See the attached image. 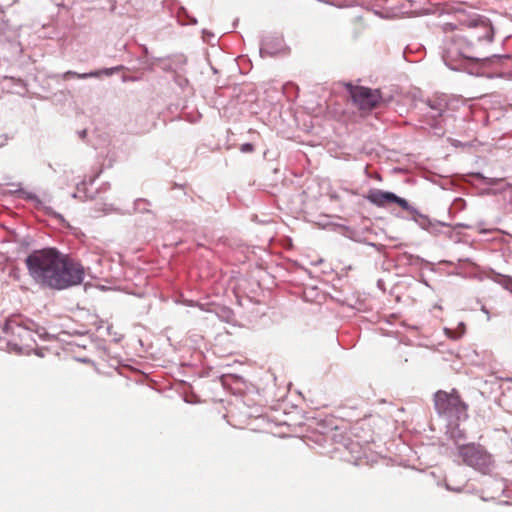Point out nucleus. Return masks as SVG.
<instances>
[{"mask_svg": "<svg viewBox=\"0 0 512 512\" xmlns=\"http://www.w3.org/2000/svg\"><path fill=\"white\" fill-rule=\"evenodd\" d=\"M26 265L36 282L53 289L78 285L84 278L79 262L52 248L34 251L27 257Z\"/></svg>", "mask_w": 512, "mask_h": 512, "instance_id": "nucleus-1", "label": "nucleus"}, {"mask_svg": "<svg viewBox=\"0 0 512 512\" xmlns=\"http://www.w3.org/2000/svg\"><path fill=\"white\" fill-rule=\"evenodd\" d=\"M434 407L437 413L444 417L450 424L466 420L467 404L461 399L459 392L452 389L451 392L438 390L433 397Z\"/></svg>", "mask_w": 512, "mask_h": 512, "instance_id": "nucleus-2", "label": "nucleus"}, {"mask_svg": "<svg viewBox=\"0 0 512 512\" xmlns=\"http://www.w3.org/2000/svg\"><path fill=\"white\" fill-rule=\"evenodd\" d=\"M459 456L464 464L482 474H489L494 466L492 455L480 445L468 444L461 446Z\"/></svg>", "mask_w": 512, "mask_h": 512, "instance_id": "nucleus-3", "label": "nucleus"}, {"mask_svg": "<svg viewBox=\"0 0 512 512\" xmlns=\"http://www.w3.org/2000/svg\"><path fill=\"white\" fill-rule=\"evenodd\" d=\"M354 104L362 111H371L382 101L381 92L363 86L353 87L350 91Z\"/></svg>", "mask_w": 512, "mask_h": 512, "instance_id": "nucleus-4", "label": "nucleus"}, {"mask_svg": "<svg viewBox=\"0 0 512 512\" xmlns=\"http://www.w3.org/2000/svg\"><path fill=\"white\" fill-rule=\"evenodd\" d=\"M365 198L378 207H386L391 203H395L404 210H408L409 208V204L405 199L398 197L392 192L382 191L380 189L369 190Z\"/></svg>", "mask_w": 512, "mask_h": 512, "instance_id": "nucleus-5", "label": "nucleus"}, {"mask_svg": "<svg viewBox=\"0 0 512 512\" xmlns=\"http://www.w3.org/2000/svg\"><path fill=\"white\" fill-rule=\"evenodd\" d=\"M119 70H120V67H115V68L104 69L101 71H94V72L82 73V74L74 72V71H68L64 74V79H68L70 77L86 79V78H91V77H99L101 74H105V75L109 76V75H112L114 72H118Z\"/></svg>", "mask_w": 512, "mask_h": 512, "instance_id": "nucleus-6", "label": "nucleus"}, {"mask_svg": "<svg viewBox=\"0 0 512 512\" xmlns=\"http://www.w3.org/2000/svg\"><path fill=\"white\" fill-rule=\"evenodd\" d=\"M480 29L483 31V33L480 35H472V38H476V40L478 41L485 40L487 42H491L494 36L493 27L488 23L482 22L480 25Z\"/></svg>", "mask_w": 512, "mask_h": 512, "instance_id": "nucleus-7", "label": "nucleus"}, {"mask_svg": "<svg viewBox=\"0 0 512 512\" xmlns=\"http://www.w3.org/2000/svg\"><path fill=\"white\" fill-rule=\"evenodd\" d=\"M454 50H456L455 44L451 43L449 46L445 48L443 54V60L445 61L446 65L451 69H456V65L454 64V62L457 60V56L453 55Z\"/></svg>", "mask_w": 512, "mask_h": 512, "instance_id": "nucleus-8", "label": "nucleus"}, {"mask_svg": "<svg viewBox=\"0 0 512 512\" xmlns=\"http://www.w3.org/2000/svg\"><path fill=\"white\" fill-rule=\"evenodd\" d=\"M490 62L493 65L500 66L501 68H506L512 66V57L510 56H494L490 59Z\"/></svg>", "mask_w": 512, "mask_h": 512, "instance_id": "nucleus-9", "label": "nucleus"}, {"mask_svg": "<svg viewBox=\"0 0 512 512\" xmlns=\"http://www.w3.org/2000/svg\"><path fill=\"white\" fill-rule=\"evenodd\" d=\"M430 108L435 112L433 117L440 116L444 111L446 104L442 101H435L433 104L429 102Z\"/></svg>", "mask_w": 512, "mask_h": 512, "instance_id": "nucleus-10", "label": "nucleus"}, {"mask_svg": "<svg viewBox=\"0 0 512 512\" xmlns=\"http://www.w3.org/2000/svg\"><path fill=\"white\" fill-rule=\"evenodd\" d=\"M241 152L250 153L254 151V146L250 143L242 144L240 147Z\"/></svg>", "mask_w": 512, "mask_h": 512, "instance_id": "nucleus-11", "label": "nucleus"}]
</instances>
